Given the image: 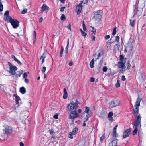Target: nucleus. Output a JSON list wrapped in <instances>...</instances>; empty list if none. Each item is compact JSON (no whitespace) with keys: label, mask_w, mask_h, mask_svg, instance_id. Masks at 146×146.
Listing matches in <instances>:
<instances>
[{"label":"nucleus","mask_w":146,"mask_h":146,"mask_svg":"<svg viewBox=\"0 0 146 146\" xmlns=\"http://www.w3.org/2000/svg\"><path fill=\"white\" fill-rule=\"evenodd\" d=\"M141 119L140 115L139 114L137 117L136 121L134 123L133 125L135 127V128L133 132V135H135L137 134V128L139 126L140 127H141Z\"/></svg>","instance_id":"obj_1"},{"label":"nucleus","mask_w":146,"mask_h":146,"mask_svg":"<svg viewBox=\"0 0 146 146\" xmlns=\"http://www.w3.org/2000/svg\"><path fill=\"white\" fill-rule=\"evenodd\" d=\"M137 1L136 4L133 5V13L134 15L132 18H133L136 15H137L138 16H140L141 15L143 11V7L141 9L139 8L138 7V4H137Z\"/></svg>","instance_id":"obj_2"},{"label":"nucleus","mask_w":146,"mask_h":146,"mask_svg":"<svg viewBox=\"0 0 146 146\" xmlns=\"http://www.w3.org/2000/svg\"><path fill=\"white\" fill-rule=\"evenodd\" d=\"M8 18L9 19L7 22L10 23L13 28L16 29L19 27L20 22L19 21L12 19L11 17H9Z\"/></svg>","instance_id":"obj_3"},{"label":"nucleus","mask_w":146,"mask_h":146,"mask_svg":"<svg viewBox=\"0 0 146 146\" xmlns=\"http://www.w3.org/2000/svg\"><path fill=\"white\" fill-rule=\"evenodd\" d=\"M141 99L139 97L137 98L136 102L135 103V108L133 109L134 111V115L136 117H137V115L138 114L139 111V107L140 106V103L141 100Z\"/></svg>","instance_id":"obj_4"},{"label":"nucleus","mask_w":146,"mask_h":146,"mask_svg":"<svg viewBox=\"0 0 146 146\" xmlns=\"http://www.w3.org/2000/svg\"><path fill=\"white\" fill-rule=\"evenodd\" d=\"M120 102L119 100L116 98L114 99L110 103V108H112L118 106L120 105Z\"/></svg>","instance_id":"obj_5"},{"label":"nucleus","mask_w":146,"mask_h":146,"mask_svg":"<svg viewBox=\"0 0 146 146\" xmlns=\"http://www.w3.org/2000/svg\"><path fill=\"white\" fill-rule=\"evenodd\" d=\"M101 11V10H98L97 12H94V16L93 17V18L95 19L96 20H100L102 17V15L99 13Z\"/></svg>","instance_id":"obj_6"},{"label":"nucleus","mask_w":146,"mask_h":146,"mask_svg":"<svg viewBox=\"0 0 146 146\" xmlns=\"http://www.w3.org/2000/svg\"><path fill=\"white\" fill-rule=\"evenodd\" d=\"M79 115L76 111H72L70 113L69 118L73 121L75 118L79 117Z\"/></svg>","instance_id":"obj_7"},{"label":"nucleus","mask_w":146,"mask_h":146,"mask_svg":"<svg viewBox=\"0 0 146 146\" xmlns=\"http://www.w3.org/2000/svg\"><path fill=\"white\" fill-rule=\"evenodd\" d=\"M3 131L5 132V133L7 135L11 133L12 132V128L9 126H5V128L3 129Z\"/></svg>","instance_id":"obj_8"},{"label":"nucleus","mask_w":146,"mask_h":146,"mask_svg":"<svg viewBox=\"0 0 146 146\" xmlns=\"http://www.w3.org/2000/svg\"><path fill=\"white\" fill-rule=\"evenodd\" d=\"M9 73L13 75H15L16 74L15 71L17 69V68L14 66L9 68Z\"/></svg>","instance_id":"obj_9"},{"label":"nucleus","mask_w":146,"mask_h":146,"mask_svg":"<svg viewBox=\"0 0 146 146\" xmlns=\"http://www.w3.org/2000/svg\"><path fill=\"white\" fill-rule=\"evenodd\" d=\"M78 130V129L76 127L74 128L72 132L69 133V137L71 139H73V135L76 134L77 133Z\"/></svg>","instance_id":"obj_10"},{"label":"nucleus","mask_w":146,"mask_h":146,"mask_svg":"<svg viewBox=\"0 0 146 146\" xmlns=\"http://www.w3.org/2000/svg\"><path fill=\"white\" fill-rule=\"evenodd\" d=\"M103 51L102 49H100L98 51L96 52L95 54H94V56L95 57H96V55L97 56V57L96 58V60L99 59L100 56L103 54Z\"/></svg>","instance_id":"obj_11"},{"label":"nucleus","mask_w":146,"mask_h":146,"mask_svg":"<svg viewBox=\"0 0 146 146\" xmlns=\"http://www.w3.org/2000/svg\"><path fill=\"white\" fill-rule=\"evenodd\" d=\"M131 133V131L130 129H128L125 131V132L124 133V135L123 137L125 138L129 136V135Z\"/></svg>","instance_id":"obj_12"},{"label":"nucleus","mask_w":146,"mask_h":146,"mask_svg":"<svg viewBox=\"0 0 146 146\" xmlns=\"http://www.w3.org/2000/svg\"><path fill=\"white\" fill-rule=\"evenodd\" d=\"M125 62L123 61H121L118 62L117 64V67L119 68H123L125 66Z\"/></svg>","instance_id":"obj_13"},{"label":"nucleus","mask_w":146,"mask_h":146,"mask_svg":"<svg viewBox=\"0 0 146 146\" xmlns=\"http://www.w3.org/2000/svg\"><path fill=\"white\" fill-rule=\"evenodd\" d=\"M110 40L113 42L117 41L118 42L119 40V37L118 36H117L116 37L115 40L114 37V36H111Z\"/></svg>","instance_id":"obj_14"},{"label":"nucleus","mask_w":146,"mask_h":146,"mask_svg":"<svg viewBox=\"0 0 146 146\" xmlns=\"http://www.w3.org/2000/svg\"><path fill=\"white\" fill-rule=\"evenodd\" d=\"M68 109V110H72L74 108V105L73 103L69 104L67 106Z\"/></svg>","instance_id":"obj_15"},{"label":"nucleus","mask_w":146,"mask_h":146,"mask_svg":"<svg viewBox=\"0 0 146 146\" xmlns=\"http://www.w3.org/2000/svg\"><path fill=\"white\" fill-rule=\"evenodd\" d=\"M42 11V12L46 10H49V7L45 4H44L41 7Z\"/></svg>","instance_id":"obj_16"},{"label":"nucleus","mask_w":146,"mask_h":146,"mask_svg":"<svg viewBox=\"0 0 146 146\" xmlns=\"http://www.w3.org/2000/svg\"><path fill=\"white\" fill-rule=\"evenodd\" d=\"M9 11L8 10H7L6 11V12H5L4 16L5 17H6L5 20H6L8 21V20H9V17H11V16H9Z\"/></svg>","instance_id":"obj_17"},{"label":"nucleus","mask_w":146,"mask_h":146,"mask_svg":"<svg viewBox=\"0 0 146 146\" xmlns=\"http://www.w3.org/2000/svg\"><path fill=\"white\" fill-rule=\"evenodd\" d=\"M68 96V94L66 89L65 88L64 89V94L63 98L64 99L66 98Z\"/></svg>","instance_id":"obj_18"},{"label":"nucleus","mask_w":146,"mask_h":146,"mask_svg":"<svg viewBox=\"0 0 146 146\" xmlns=\"http://www.w3.org/2000/svg\"><path fill=\"white\" fill-rule=\"evenodd\" d=\"M83 7V6L82 5V7L81 6H79V4L78 5H77L76 7V8L78 9V10L77 11V12L78 13H81L82 8Z\"/></svg>","instance_id":"obj_19"},{"label":"nucleus","mask_w":146,"mask_h":146,"mask_svg":"<svg viewBox=\"0 0 146 146\" xmlns=\"http://www.w3.org/2000/svg\"><path fill=\"white\" fill-rule=\"evenodd\" d=\"M117 141L114 140L110 144V146H117Z\"/></svg>","instance_id":"obj_20"},{"label":"nucleus","mask_w":146,"mask_h":146,"mask_svg":"<svg viewBox=\"0 0 146 146\" xmlns=\"http://www.w3.org/2000/svg\"><path fill=\"white\" fill-rule=\"evenodd\" d=\"M130 25H131L132 27H133L135 24L136 22V20H132V19H130Z\"/></svg>","instance_id":"obj_21"},{"label":"nucleus","mask_w":146,"mask_h":146,"mask_svg":"<svg viewBox=\"0 0 146 146\" xmlns=\"http://www.w3.org/2000/svg\"><path fill=\"white\" fill-rule=\"evenodd\" d=\"M133 42V39L131 37L127 43V46H131Z\"/></svg>","instance_id":"obj_22"},{"label":"nucleus","mask_w":146,"mask_h":146,"mask_svg":"<svg viewBox=\"0 0 146 146\" xmlns=\"http://www.w3.org/2000/svg\"><path fill=\"white\" fill-rule=\"evenodd\" d=\"M132 48L131 47V46H127L124 50V52L125 53L127 52H131V50Z\"/></svg>","instance_id":"obj_23"},{"label":"nucleus","mask_w":146,"mask_h":146,"mask_svg":"<svg viewBox=\"0 0 146 146\" xmlns=\"http://www.w3.org/2000/svg\"><path fill=\"white\" fill-rule=\"evenodd\" d=\"M36 33L35 31H34V34L33 35V43L34 44V43L35 42V40L36 39Z\"/></svg>","instance_id":"obj_24"},{"label":"nucleus","mask_w":146,"mask_h":146,"mask_svg":"<svg viewBox=\"0 0 146 146\" xmlns=\"http://www.w3.org/2000/svg\"><path fill=\"white\" fill-rule=\"evenodd\" d=\"M20 91L21 93L24 94L26 92L25 88L24 87H21L20 88Z\"/></svg>","instance_id":"obj_25"},{"label":"nucleus","mask_w":146,"mask_h":146,"mask_svg":"<svg viewBox=\"0 0 146 146\" xmlns=\"http://www.w3.org/2000/svg\"><path fill=\"white\" fill-rule=\"evenodd\" d=\"M45 53H44L42 56H41L40 58V60H42V64H43L44 61V60L46 58V56L45 55Z\"/></svg>","instance_id":"obj_26"},{"label":"nucleus","mask_w":146,"mask_h":146,"mask_svg":"<svg viewBox=\"0 0 146 146\" xmlns=\"http://www.w3.org/2000/svg\"><path fill=\"white\" fill-rule=\"evenodd\" d=\"M94 59L93 58L90 63V66L91 68H93L94 67Z\"/></svg>","instance_id":"obj_27"},{"label":"nucleus","mask_w":146,"mask_h":146,"mask_svg":"<svg viewBox=\"0 0 146 146\" xmlns=\"http://www.w3.org/2000/svg\"><path fill=\"white\" fill-rule=\"evenodd\" d=\"M76 102L73 103V104H74V108H76L78 107V104H80V102H78L77 100H76Z\"/></svg>","instance_id":"obj_28"},{"label":"nucleus","mask_w":146,"mask_h":146,"mask_svg":"<svg viewBox=\"0 0 146 146\" xmlns=\"http://www.w3.org/2000/svg\"><path fill=\"white\" fill-rule=\"evenodd\" d=\"M13 97L15 96V100L17 102H18L20 100V97L14 94L13 95Z\"/></svg>","instance_id":"obj_29"},{"label":"nucleus","mask_w":146,"mask_h":146,"mask_svg":"<svg viewBox=\"0 0 146 146\" xmlns=\"http://www.w3.org/2000/svg\"><path fill=\"white\" fill-rule=\"evenodd\" d=\"M116 29H117L116 27H115L113 29L112 33V34L113 36L115 35L116 34V32H117Z\"/></svg>","instance_id":"obj_30"},{"label":"nucleus","mask_w":146,"mask_h":146,"mask_svg":"<svg viewBox=\"0 0 146 146\" xmlns=\"http://www.w3.org/2000/svg\"><path fill=\"white\" fill-rule=\"evenodd\" d=\"M120 81L119 80H117V82L116 83L115 85V86L117 88H119L120 87Z\"/></svg>","instance_id":"obj_31"},{"label":"nucleus","mask_w":146,"mask_h":146,"mask_svg":"<svg viewBox=\"0 0 146 146\" xmlns=\"http://www.w3.org/2000/svg\"><path fill=\"white\" fill-rule=\"evenodd\" d=\"M60 19L62 21H65L66 19V17L64 14H62L60 17Z\"/></svg>","instance_id":"obj_32"},{"label":"nucleus","mask_w":146,"mask_h":146,"mask_svg":"<svg viewBox=\"0 0 146 146\" xmlns=\"http://www.w3.org/2000/svg\"><path fill=\"white\" fill-rule=\"evenodd\" d=\"M117 133H116V130H113V133L112 134V136L113 137H116L117 136Z\"/></svg>","instance_id":"obj_33"},{"label":"nucleus","mask_w":146,"mask_h":146,"mask_svg":"<svg viewBox=\"0 0 146 146\" xmlns=\"http://www.w3.org/2000/svg\"><path fill=\"white\" fill-rule=\"evenodd\" d=\"M76 146H84V145L83 142H79L78 144L76 145Z\"/></svg>","instance_id":"obj_34"},{"label":"nucleus","mask_w":146,"mask_h":146,"mask_svg":"<svg viewBox=\"0 0 146 146\" xmlns=\"http://www.w3.org/2000/svg\"><path fill=\"white\" fill-rule=\"evenodd\" d=\"M3 6L1 2H0V11L1 12L3 10Z\"/></svg>","instance_id":"obj_35"},{"label":"nucleus","mask_w":146,"mask_h":146,"mask_svg":"<svg viewBox=\"0 0 146 146\" xmlns=\"http://www.w3.org/2000/svg\"><path fill=\"white\" fill-rule=\"evenodd\" d=\"M90 27L91 28H92V29L93 30H92L91 31V35H93V33H92V32L94 33L95 32H96V29H95L94 27H92V26H90Z\"/></svg>","instance_id":"obj_36"},{"label":"nucleus","mask_w":146,"mask_h":146,"mask_svg":"<svg viewBox=\"0 0 146 146\" xmlns=\"http://www.w3.org/2000/svg\"><path fill=\"white\" fill-rule=\"evenodd\" d=\"M89 111V107H86L85 111H84V113H88Z\"/></svg>","instance_id":"obj_37"},{"label":"nucleus","mask_w":146,"mask_h":146,"mask_svg":"<svg viewBox=\"0 0 146 146\" xmlns=\"http://www.w3.org/2000/svg\"><path fill=\"white\" fill-rule=\"evenodd\" d=\"M82 26L84 31H86V30H87V29L86 27V25L84 24V21L83 23Z\"/></svg>","instance_id":"obj_38"},{"label":"nucleus","mask_w":146,"mask_h":146,"mask_svg":"<svg viewBox=\"0 0 146 146\" xmlns=\"http://www.w3.org/2000/svg\"><path fill=\"white\" fill-rule=\"evenodd\" d=\"M105 134H104L101 137L100 139V141H102L105 138Z\"/></svg>","instance_id":"obj_39"},{"label":"nucleus","mask_w":146,"mask_h":146,"mask_svg":"<svg viewBox=\"0 0 146 146\" xmlns=\"http://www.w3.org/2000/svg\"><path fill=\"white\" fill-rule=\"evenodd\" d=\"M27 11V9H23L21 11V13L23 14H24L26 13Z\"/></svg>","instance_id":"obj_40"},{"label":"nucleus","mask_w":146,"mask_h":146,"mask_svg":"<svg viewBox=\"0 0 146 146\" xmlns=\"http://www.w3.org/2000/svg\"><path fill=\"white\" fill-rule=\"evenodd\" d=\"M119 58L121 61H123V60L124 59V57L123 55H120Z\"/></svg>","instance_id":"obj_41"},{"label":"nucleus","mask_w":146,"mask_h":146,"mask_svg":"<svg viewBox=\"0 0 146 146\" xmlns=\"http://www.w3.org/2000/svg\"><path fill=\"white\" fill-rule=\"evenodd\" d=\"M63 51H64V49L62 47L61 50L60 51V57H62V56Z\"/></svg>","instance_id":"obj_42"},{"label":"nucleus","mask_w":146,"mask_h":146,"mask_svg":"<svg viewBox=\"0 0 146 146\" xmlns=\"http://www.w3.org/2000/svg\"><path fill=\"white\" fill-rule=\"evenodd\" d=\"M91 115H90L89 113H87V115L86 116V120L84 121V122L88 120V118L90 117Z\"/></svg>","instance_id":"obj_43"},{"label":"nucleus","mask_w":146,"mask_h":146,"mask_svg":"<svg viewBox=\"0 0 146 146\" xmlns=\"http://www.w3.org/2000/svg\"><path fill=\"white\" fill-rule=\"evenodd\" d=\"M81 34L83 37H84V38L86 37L87 35V33L83 31L81 33Z\"/></svg>","instance_id":"obj_44"},{"label":"nucleus","mask_w":146,"mask_h":146,"mask_svg":"<svg viewBox=\"0 0 146 146\" xmlns=\"http://www.w3.org/2000/svg\"><path fill=\"white\" fill-rule=\"evenodd\" d=\"M113 114L112 112H111L109 113L108 115V117H112L113 115Z\"/></svg>","instance_id":"obj_45"},{"label":"nucleus","mask_w":146,"mask_h":146,"mask_svg":"<svg viewBox=\"0 0 146 146\" xmlns=\"http://www.w3.org/2000/svg\"><path fill=\"white\" fill-rule=\"evenodd\" d=\"M145 24H143V26L142 27L141 31H142L143 32H144L145 31Z\"/></svg>","instance_id":"obj_46"},{"label":"nucleus","mask_w":146,"mask_h":146,"mask_svg":"<svg viewBox=\"0 0 146 146\" xmlns=\"http://www.w3.org/2000/svg\"><path fill=\"white\" fill-rule=\"evenodd\" d=\"M108 68L106 66H104L103 68V72H106L107 71Z\"/></svg>","instance_id":"obj_47"},{"label":"nucleus","mask_w":146,"mask_h":146,"mask_svg":"<svg viewBox=\"0 0 146 146\" xmlns=\"http://www.w3.org/2000/svg\"><path fill=\"white\" fill-rule=\"evenodd\" d=\"M113 43V42L111 41L110 40L107 42V44L108 45H110Z\"/></svg>","instance_id":"obj_48"},{"label":"nucleus","mask_w":146,"mask_h":146,"mask_svg":"<svg viewBox=\"0 0 146 146\" xmlns=\"http://www.w3.org/2000/svg\"><path fill=\"white\" fill-rule=\"evenodd\" d=\"M66 7H63L60 8V11L61 12H63L64 10L65 9Z\"/></svg>","instance_id":"obj_49"},{"label":"nucleus","mask_w":146,"mask_h":146,"mask_svg":"<svg viewBox=\"0 0 146 146\" xmlns=\"http://www.w3.org/2000/svg\"><path fill=\"white\" fill-rule=\"evenodd\" d=\"M48 131H49L50 134L51 135L54 132V130L52 129H49V130Z\"/></svg>","instance_id":"obj_50"},{"label":"nucleus","mask_w":146,"mask_h":146,"mask_svg":"<svg viewBox=\"0 0 146 146\" xmlns=\"http://www.w3.org/2000/svg\"><path fill=\"white\" fill-rule=\"evenodd\" d=\"M110 38V35H106L105 36V39L107 40L108 39H109Z\"/></svg>","instance_id":"obj_51"},{"label":"nucleus","mask_w":146,"mask_h":146,"mask_svg":"<svg viewBox=\"0 0 146 146\" xmlns=\"http://www.w3.org/2000/svg\"><path fill=\"white\" fill-rule=\"evenodd\" d=\"M16 62H17V63H18V64H19V65H22V63H21V62H20L17 59L15 61Z\"/></svg>","instance_id":"obj_52"},{"label":"nucleus","mask_w":146,"mask_h":146,"mask_svg":"<svg viewBox=\"0 0 146 146\" xmlns=\"http://www.w3.org/2000/svg\"><path fill=\"white\" fill-rule=\"evenodd\" d=\"M28 76V75L27 73H24L23 74V78H27V77Z\"/></svg>","instance_id":"obj_53"},{"label":"nucleus","mask_w":146,"mask_h":146,"mask_svg":"<svg viewBox=\"0 0 146 146\" xmlns=\"http://www.w3.org/2000/svg\"><path fill=\"white\" fill-rule=\"evenodd\" d=\"M12 58L15 61L17 59V58L14 55H12L11 56Z\"/></svg>","instance_id":"obj_54"},{"label":"nucleus","mask_w":146,"mask_h":146,"mask_svg":"<svg viewBox=\"0 0 146 146\" xmlns=\"http://www.w3.org/2000/svg\"><path fill=\"white\" fill-rule=\"evenodd\" d=\"M46 69V67L45 66L43 67L42 68V72L43 73H44Z\"/></svg>","instance_id":"obj_55"},{"label":"nucleus","mask_w":146,"mask_h":146,"mask_svg":"<svg viewBox=\"0 0 146 146\" xmlns=\"http://www.w3.org/2000/svg\"><path fill=\"white\" fill-rule=\"evenodd\" d=\"M71 25L70 23L68 25V27H68V29L70 30V31H71Z\"/></svg>","instance_id":"obj_56"},{"label":"nucleus","mask_w":146,"mask_h":146,"mask_svg":"<svg viewBox=\"0 0 146 146\" xmlns=\"http://www.w3.org/2000/svg\"><path fill=\"white\" fill-rule=\"evenodd\" d=\"M121 80L122 81H124L126 80L125 76L124 75H123L122 76Z\"/></svg>","instance_id":"obj_57"},{"label":"nucleus","mask_w":146,"mask_h":146,"mask_svg":"<svg viewBox=\"0 0 146 146\" xmlns=\"http://www.w3.org/2000/svg\"><path fill=\"white\" fill-rule=\"evenodd\" d=\"M95 81V78H94L92 77L90 79L91 82H94Z\"/></svg>","instance_id":"obj_58"},{"label":"nucleus","mask_w":146,"mask_h":146,"mask_svg":"<svg viewBox=\"0 0 146 146\" xmlns=\"http://www.w3.org/2000/svg\"><path fill=\"white\" fill-rule=\"evenodd\" d=\"M25 78V82L27 83H28L29 82V80L27 78Z\"/></svg>","instance_id":"obj_59"},{"label":"nucleus","mask_w":146,"mask_h":146,"mask_svg":"<svg viewBox=\"0 0 146 146\" xmlns=\"http://www.w3.org/2000/svg\"><path fill=\"white\" fill-rule=\"evenodd\" d=\"M9 65L10 66V68H11V67H12L13 66L12 65V64L10 63V62H8Z\"/></svg>","instance_id":"obj_60"},{"label":"nucleus","mask_w":146,"mask_h":146,"mask_svg":"<svg viewBox=\"0 0 146 146\" xmlns=\"http://www.w3.org/2000/svg\"><path fill=\"white\" fill-rule=\"evenodd\" d=\"M131 67V65L129 64V63H128V66H127V68L128 69H130V68Z\"/></svg>","instance_id":"obj_61"},{"label":"nucleus","mask_w":146,"mask_h":146,"mask_svg":"<svg viewBox=\"0 0 146 146\" xmlns=\"http://www.w3.org/2000/svg\"><path fill=\"white\" fill-rule=\"evenodd\" d=\"M84 0H83L81 1L80 3L79 4L80 6H81L82 7V4L84 3Z\"/></svg>","instance_id":"obj_62"},{"label":"nucleus","mask_w":146,"mask_h":146,"mask_svg":"<svg viewBox=\"0 0 146 146\" xmlns=\"http://www.w3.org/2000/svg\"><path fill=\"white\" fill-rule=\"evenodd\" d=\"M108 118H109V119L110 121L111 122L113 121V117H108Z\"/></svg>","instance_id":"obj_63"},{"label":"nucleus","mask_w":146,"mask_h":146,"mask_svg":"<svg viewBox=\"0 0 146 146\" xmlns=\"http://www.w3.org/2000/svg\"><path fill=\"white\" fill-rule=\"evenodd\" d=\"M73 65V62L71 61L69 63V65L70 66H72Z\"/></svg>","instance_id":"obj_64"}]
</instances>
